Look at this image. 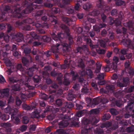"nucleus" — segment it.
I'll return each instance as SVG.
<instances>
[{
    "mask_svg": "<svg viewBox=\"0 0 134 134\" xmlns=\"http://www.w3.org/2000/svg\"><path fill=\"white\" fill-rule=\"evenodd\" d=\"M6 65L8 66H10L11 65V63L10 61L8 60H7L5 62Z\"/></svg>",
    "mask_w": 134,
    "mask_h": 134,
    "instance_id": "nucleus-47",
    "label": "nucleus"
},
{
    "mask_svg": "<svg viewBox=\"0 0 134 134\" xmlns=\"http://www.w3.org/2000/svg\"><path fill=\"white\" fill-rule=\"evenodd\" d=\"M77 16L78 18L80 19H81L83 17V15L80 14H77Z\"/></svg>",
    "mask_w": 134,
    "mask_h": 134,
    "instance_id": "nucleus-64",
    "label": "nucleus"
},
{
    "mask_svg": "<svg viewBox=\"0 0 134 134\" xmlns=\"http://www.w3.org/2000/svg\"><path fill=\"white\" fill-rule=\"evenodd\" d=\"M68 99L69 100H71L74 98L72 94L71 93H70L68 94Z\"/></svg>",
    "mask_w": 134,
    "mask_h": 134,
    "instance_id": "nucleus-27",
    "label": "nucleus"
},
{
    "mask_svg": "<svg viewBox=\"0 0 134 134\" xmlns=\"http://www.w3.org/2000/svg\"><path fill=\"white\" fill-rule=\"evenodd\" d=\"M9 118V116L8 115H4L2 116V119L4 120H8Z\"/></svg>",
    "mask_w": 134,
    "mask_h": 134,
    "instance_id": "nucleus-37",
    "label": "nucleus"
},
{
    "mask_svg": "<svg viewBox=\"0 0 134 134\" xmlns=\"http://www.w3.org/2000/svg\"><path fill=\"white\" fill-rule=\"evenodd\" d=\"M35 94V93H22L21 94L22 98L24 99L27 98H30L32 97Z\"/></svg>",
    "mask_w": 134,
    "mask_h": 134,
    "instance_id": "nucleus-10",
    "label": "nucleus"
},
{
    "mask_svg": "<svg viewBox=\"0 0 134 134\" xmlns=\"http://www.w3.org/2000/svg\"><path fill=\"white\" fill-rule=\"evenodd\" d=\"M27 129V127L25 126H22L20 128V130L22 132L25 131Z\"/></svg>",
    "mask_w": 134,
    "mask_h": 134,
    "instance_id": "nucleus-41",
    "label": "nucleus"
},
{
    "mask_svg": "<svg viewBox=\"0 0 134 134\" xmlns=\"http://www.w3.org/2000/svg\"><path fill=\"white\" fill-rule=\"evenodd\" d=\"M36 69V68H29L28 70H27V71H25V72H26L29 76H31L32 75L33 72Z\"/></svg>",
    "mask_w": 134,
    "mask_h": 134,
    "instance_id": "nucleus-12",
    "label": "nucleus"
},
{
    "mask_svg": "<svg viewBox=\"0 0 134 134\" xmlns=\"http://www.w3.org/2000/svg\"><path fill=\"white\" fill-rule=\"evenodd\" d=\"M66 29L65 31L64 34H58V37H57L56 35L53 33L52 35V37L53 39L55 41H58L60 42L62 37L64 36V37H65L66 36H68V32L69 31V29L68 27H66L65 26Z\"/></svg>",
    "mask_w": 134,
    "mask_h": 134,
    "instance_id": "nucleus-4",
    "label": "nucleus"
},
{
    "mask_svg": "<svg viewBox=\"0 0 134 134\" xmlns=\"http://www.w3.org/2000/svg\"><path fill=\"white\" fill-rule=\"evenodd\" d=\"M118 76L116 74H114L113 75L112 79L113 80H115L117 78Z\"/></svg>",
    "mask_w": 134,
    "mask_h": 134,
    "instance_id": "nucleus-62",
    "label": "nucleus"
},
{
    "mask_svg": "<svg viewBox=\"0 0 134 134\" xmlns=\"http://www.w3.org/2000/svg\"><path fill=\"white\" fill-rule=\"evenodd\" d=\"M31 36L35 38H37V35L34 32H31Z\"/></svg>",
    "mask_w": 134,
    "mask_h": 134,
    "instance_id": "nucleus-43",
    "label": "nucleus"
},
{
    "mask_svg": "<svg viewBox=\"0 0 134 134\" xmlns=\"http://www.w3.org/2000/svg\"><path fill=\"white\" fill-rule=\"evenodd\" d=\"M91 113L95 114H97L98 113V111L97 109H93L91 111Z\"/></svg>",
    "mask_w": 134,
    "mask_h": 134,
    "instance_id": "nucleus-40",
    "label": "nucleus"
},
{
    "mask_svg": "<svg viewBox=\"0 0 134 134\" xmlns=\"http://www.w3.org/2000/svg\"><path fill=\"white\" fill-rule=\"evenodd\" d=\"M70 47V46L64 43L62 44H57L56 45L53 46L52 47V51L53 53H57L62 50L64 51L67 50Z\"/></svg>",
    "mask_w": 134,
    "mask_h": 134,
    "instance_id": "nucleus-2",
    "label": "nucleus"
},
{
    "mask_svg": "<svg viewBox=\"0 0 134 134\" xmlns=\"http://www.w3.org/2000/svg\"><path fill=\"white\" fill-rule=\"evenodd\" d=\"M78 65L79 66L82 68H83L84 67V65L82 59H80L79 60Z\"/></svg>",
    "mask_w": 134,
    "mask_h": 134,
    "instance_id": "nucleus-18",
    "label": "nucleus"
},
{
    "mask_svg": "<svg viewBox=\"0 0 134 134\" xmlns=\"http://www.w3.org/2000/svg\"><path fill=\"white\" fill-rule=\"evenodd\" d=\"M40 96L41 98L44 99H46L48 98V96L44 93H40Z\"/></svg>",
    "mask_w": 134,
    "mask_h": 134,
    "instance_id": "nucleus-17",
    "label": "nucleus"
},
{
    "mask_svg": "<svg viewBox=\"0 0 134 134\" xmlns=\"http://www.w3.org/2000/svg\"><path fill=\"white\" fill-rule=\"evenodd\" d=\"M122 82V80L119 79L117 82V86L120 87H124L129 83V79L128 77L124 78L122 80L123 83L121 82Z\"/></svg>",
    "mask_w": 134,
    "mask_h": 134,
    "instance_id": "nucleus-6",
    "label": "nucleus"
},
{
    "mask_svg": "<svg viewBox=\"0 0 134 134\" xmlns=\"http://www.w3.org/2000/svg\"><path fill=\"white\" fill-rule=\"evenodd\" d=\"M5 80L2 75L0 76V83H2L5 81Z\"/></svg>",
    "mask_w": 134,
    "mask_h": 134,
    "instance_id": "nucleus-44",
    "label": "nucleus"
},
{
    "mask_svg": "<svg viewBox=\"0 0 134 134\" xmlns=\"http://www.w3.org/2000/svg\"><path fill=\"white\" fill-rule=\"evenodd\" d=\"M82 40L86 41L87 43L89 44L90 47H92V48H94L95 47V46L93 45L91 43V40L89 39L88 37L86 36H83L82 38Z\"/></svg>",
    "mask_w": 134,
    "mask_h": 134,
    "instance_id": "nucleus-8",
    "label": "nucleus"
},
{
    "mask_svg": "<svg viewBox=\"0 0 134 134\" xmlns=\"http://www.w3.org/2000/svg\"><path fill=\"white\" fill-rule=\"evenodd\" d=\"M128 24V23L125 24H124V25L126 26H128L130 30L134 31V29L132 27V26H130V25H129Z\"/></svg>",
    "mask_w": 134,
    "mask_h": 134,
    "instance_id": "nucleus-30",
    "label": "nucleus"
},
{
    "mask_svg": "<svg viewBox=\"0 0 134 134\" xmlns=\"http://www.w3.org/2000/svg\"><path fill=\"white\" fill-rule=\"evenodd\" d=\"M0 92H9V90L8 88H7L1 90H0Z\"/></svg>",
    "mask_w": 134,
    "mask_h": 134,
    "instance_id": "nucleus-46",
    "label": "nucleus"
},
{
    "mask_svg": "<svg viewBox=\"0 0 134 134\" xmlns=\"http://www.w3.org/2000/svg\"><path fill=\"white\" fill-rule=\"evenodd\" d=\"M105 25L103 23L102 24H100L99 26V27L98 28H97V26H95L93 27L94 30L95 31L97 32L99 31V28H102L104 27L105 26Z\"/></svg>",
    "mask_w": 134,
    "mask_h": 134,
    "instance_id": "nucleus-13",
    "label": "nucleus"
},
{
    "mask_svg": "<svg viewBox=\"0 0 134 134\" xmlns=\"http://www.w3.org/2000/svg\"><path fill=\"white\" fill-rule=\"evenodd\" d=\"M22 107L23 108L26 110H29L31 109L30 107L25 104H22Z\"/></svg>",
    "mask_w": 134,
    "mask_h": 134,
    "instance_id": "nucleus-22",
    "label": "nucleus"
},
{
    "mask_svg": "<svg viewBox=\"0 0 134 134\" xmlns=\"http://www.w3.org/2000/svg\"><path fill=\"white\" fill-rule=\"evenodd\" d=\"M128 70L130 75H132L134 74V70L132 68H129Z\"/></svg>",
    "mask_w": 134,
    "mask_h": 134,
    "instance_id": "nucleus-31",
    "label": "nucleus"
},
{
    "mask_svg": "<svg viewBox=\"0 0 134 134\" xmlns=\"http://www.w3.org/2000/svg\"><path fill=\"white\" fill-rule=\"evenodd\" d=\"M9 81L12 82H16L15 79L13 77H11L9 78Z\"/></svg>",
    "mask_w": 134,
    "mask_h": 134,
    "instance_id": "nucleus-57",
    "label": "nucleus"
},
{
    "mask_svg": "<svg viewBox=\"0 0 134 134\" xmlns=\"http://www.w3.org/2000/svg\"><path fill=\"white\" fill-rule=\"evenodd\" d=\"M128 51L127 49H123L121 50V52L123 54H126V52Z\"/></svg>",
    "mask_w": 134,
    "mask_h": 134,
    "instance_id": "nucleus-48",
    "label": "nucleus"
},
{
    "mask_svg": "<svg viewBox=\"0 0 134 134\" xmlns=\"http://www.w3.org/2000/svg\"><path fill=\"white\" fill-rule=\"evenodd\" d=\"M36 128V125H32L31 126L30 130L31 131H34L35 130Z\"/></svg>",
    "mask_w": 134,
    "mask_h": 134,
    "instance_id": "nucleus-52",
    "label": "nucleus"
},
{
    "mask_svg": "<svg viewBox=\"0 0 134 134\" xmlns=\"http://www.w3.org/2000/svg\"><path fill=\"white\" fill-rule=\"evenodd\" d=\"M63 20L66 23H68L70 21H72L71 19H70L66 17H64L63 18Z\"/></svg>",
    "mask_w": 134,
    "mask_h": 134,
    "instance_id": "nucleus-29",
    "label": "nucleus"
},
{
    "mask_svg": "<svg viewBox=\"0 0 134 134\" xmlns=\"http://www.w3.org/2000/svg\"><path fill=\"white\" fill-rule=\"evenodd\" d=\"M108 38H106L104 40H102L100 42V44L101 46L104 47L105 46L106 43L108 41Z\"/></svg>",
    "mask_w": 134,
    "mask_h": 134,
    "instance_id": "nucleus-15",
    "label": "nucleus"
},
{
    "mask_svg": "<svg viewBox=\"0 0 134 134\" xmlns=\"http://www.w3.org/2000/svg\"><path fill=\"white\" fill-rule=\"evenodd\" d=\"M21 103V100L18 98H17L16 99V104L18 106L20 105Z\"/></svg>",
    "mask_w": 134,
    "mask_h": 134,
    "instance_id": "nucleus-32",
    "label": "nucleus"
},
{
    "mask_svg": "<svg viewBox=\"0 0 134 134\" xmlns=\"http://www.w3.org/2000/svg\"><path fill=\"white\" fill-rule=\"evenodd\" d=\"M97 51V52L98 53L100 54H104L105 53V51L104 50L99 49V50H97V49H96Z\"/></svg>",
    "mask_w": 134,
    "mask_h": 134,
    "instance_id": "nucleus-34",
    "label": "nucleus"
},
{
    "mask_svg": "<svg viewBox=\"0 0 134 134\" xmlns=\"http://www.w3.org/2000/svg\"><path fill=\"white\" fill-rule=\"evenodd\" d=\"M33 79L35 82H38L39 81L40 78L39 76L36 75L34 77Z\"/></svg>",
    "mask_w": 134,
    "mask_h": 134,
    "instance_id": "nucleus-26",
    "label": "nucleus"
},
{
    "mask_svg": "<svg viewBox=\"0 0 134 134\" xmlns=\"http://www.w3.org/2000/svg\"><path fill=\"white\" fill-rule=\"evenodd\" d=\"M80 7V4L79 3H77L75 5V9L76 10H77Z\"/></svg>",
    "mask_w": 134,
    "mask_h": 134,
    "instance_id": "nucleus-60",
    "label": "nucleus"
},
{
    "mask_svg": "<svg viewBox=\"0 0 134 134\" xmlns=\"http://www.w3.org/2000/svg\"><path fill=\"white\" fill-rule=\"evenodd\" d=\"M91 6V5L89 3H87L84 5L83 6V8L85 10H87L90 8Z\"/></svg>",
    "mask_w": 134,
    "mask_h": 134,
    "instance_id": "nucleus-25",
    "label": "nucleus"
},
{
    "mask_svg": "<svg viewBox=\"0 0 134 134\" xmlns=\"http://www.w3.org/2000/svg\"><path fill=\"white\" fill-rule=\"evenodd\" d=\"M29 118L26 116H24L23 118V122L25 124H26L29 122Z\"/></svg>",
    "mask_w": 134,
    "mask_h": 134,
    "instance_id": "nucleus-21",
    "label": "nucleus"
},
{
    "mask_svg": "<svg viewBox=\"0 0 134 134\" xmlns=\"http://www.w3.org/2000/svg\"><path fill=\"white\" fill-rule=\"evenodd\" d=\"M68 124L69 123L67 121H66L65 122L63 121L60 123L59 125L62 127H65L68 125Z\"/></svg>",
    "mask_w": 134,
    "mask_h": 134,
    "instance_id": "nucleus-16",
    "label": "nucleus"
},
{
    "mask_svg": "<svg viewBox=\"0 0 134 134\" xmlns=\"http://www.w3.org/2000/svg\"><path fill=\"white\" fill-rule=\"evenodd\" d=\"M30 78L28 77H25V80L26 81L24 83V81L21 80L18 81L16 85L13 86L12 87V89L15 91H17L19 90L20 89L21 86L24 85L28 87L29 89H34V87L31 86L28 84V82L30 81Z\"/></svg>",
    "mask_w": 134,
    "mask_h": 134,
    "instance_id": "nucleus-1",
    "label": "nucleus"
},
{
    "mask_svg": "<svg viewBox=\"0 0 134 134\" xmlns=\"http://www.w3.org/2000/svg\"><path fill=\"white\" fill-rule=\"evenodd\" d=\"M101 66L100 64H97V68L95 71L96 73H97L99 72Z\"/></svg>",
    "mask_w": 134,
    "mask_h": 134,
    "instance_id": "nucleus-19",
    "label": "nucleus"
},
{
    "mask_svg": "<svg viewBox=\"0 0 134 134\" xmlns=\"http://www.w3.org/2000/svg\"><path fill=\"white\" fill-rule=\"evenodd\" d=\"M98 83L99 85H102L105 83V82L103 81H100L98 82Z\"/></svg>",
    "mask_w": 134,
    "mask_h": 134,
    "instance_id": "nucleus-55",
    "label": "nucleus"
},
{
    "mask_svg": "<svg viewBox=\"0 0 134 134\" xmlns=\"http://www.w3.org/2000/svg\"><path fill=\"white\" fill-rule=\"evenodd\" d=\"M98 78L99 80H101L104 78V75L102 74H101L99 75L98 76Z\"/></svg>",
    "mask_w": 134,
    "mask_h": 134,
    "instance_id": "nucleus-45",
    "label": "nucleus"
},
{
    "mask_svg": "<svg viewBox=\"0 0 134 134\" xmlns=\"http://www.w3.org/2000/svg\"><path fill=\"white\" fill-rule=\"evenodd\" d=\"M113 60L114 62L113 64L107 65L104 68V71H116V65L118 62L119 59L117 57H114Z\"/></svg>",
    "mask_w": 134,
    "mask_h": 134,
    "instance_id": "nucleus-3",
    "label": "nucleus"
},
{
    "mask_svg": "<svg viewBox=\"0 0 134 134\" xmlns=\"http://www.w3.org/2000/svg\"><path fill=\"white\" fill-rule=\"evenodd\" d=\"M67 61L66 60H65L64 62H65V64L64 65H63L62 66V68H63L64 69H65L69 66V65H68L67 64L66 62H67Z\"/></svg>",
    "mask_w": 134,
    "mask_h": 134,
    "instance_id": "nucleus-35",
    "label": "nucleus"
},
{
    "mask_svg": "<svg viewBox=\"0 0 134 134\" xmlns=\"http://www.w3.org/2000/svg\"><path fill=\"white\" fill-rule=\"evenodd\" d=\"M23 63L25 65L27 66L29 63V62L28 60L25 58H23L22 59Z\"/></svg>",
    "mask_w": 134,
    "mask_h": 134,
    "instance_id": "nucleus-23",
    "label": "nucleus"
},
{
    "mask_svg": "<svg viewBox=\"0 0 134 134\" xmlns=\"http://www.w3.org/2000/svg\"><path fill=\"white\" fill-rule=\"evenodd\" d=\"M74 106V105L72 103H69L68 105L66 106V107L69 108H70L73 107Z\"/></svg>",
    "mask_w": 134,
    "mask_h": 134,
    "instance_id": "nucleus-56",
    "label": "nucleus"
},
{
    "mask_svg": "<svg viewBox=\"0 0 134 134\" xmlns=\"http://www.w3.org/2000/svg\"><path fill=\"white\" fill-rule=\"evenodd\" d=\"M129 65L130 63L129 62H126L125 63V66L126 69V70L127 69V68L129 67Z\"/></svg>",
    "mask_w": 134,
    "mask_h": 134,
    "instance_id": "nucleus-59",
    "label": "nucleus"
},
{
    "mask_svg": "<svg viewBox=\"0 0 134 134\" xmlns=\"http://www.w3.org/2000/svg\"><path fill=\"white\" fill-rule=\"evenodd\" d=\"M58 85L56 84H54L52 86V88H54V89H57L58 88Z\"/></svg>",
    "mask_w": 134,
    "mask_h": 134,
    "instance_id": "nucleus-61",
    "label": "nucleus"
},
{
    "mask_svg": "<svg viewBox=\"0 0 134 134\" xmlns=\"http://www.w3.org/2000/svg\"><path fill=\"white\" fill-rule=\"evenodd\" d=\"M33 45L34 46H38L40 45L41 44V43L40 42H37V41H35L33 43Z\"/></svg>",
    "mask_w": 134,
    "mask_h": 134,
    "instance_id": "nucleus-49",
    "label": "nucleus"
},
{
    "mask_svg": "<svg viewBox=\"0 0 134 134\" xmlns=\"http://www.w3.org/2000/svg\"><path fill=\"white\" fill-rule=\"evenodd\" d=\"M92 86L95 89L97 90L98 89V88L97 87V85L94 83H92Z\"/></svg>",
    "mask_w": 134,
    "mask_h": 134,
    "instance_id": "nucleus-58",
    "label": "nucleus"
},
{
    "mask_svg": "<svg viewBox=\"0 0 134 134\" xmlns=\"http://www.w3.org/2000/svg\"><path fill=\"white\" fill-rule=\"evenodd\" d=\"M24 52L25 54L29 53L31 52V50L29 48H25L24 49Z\"/></svg>",
    "mask_w": 134,
    "mask_h": 134,
    "instance_id": "nucleus-36",
    "label": "nucleus"
},
{
    "mask_svg": "<svg viewBox=\"0 0 134 134\" xmlns=\"http://www.w3.org/2000/svg\"><path fill=\"white\" fill-rule=\"evenodd\" d=\"M125 41V40H124L122 41L123 44L125 46L128 47L129 48H130L131 49H133L134 48V46L130 40H128L126 41L125 43L124 42V41Z\"/></svg>",
    "mask_w": 134,
    "mask_h": 134,
    "instance_id": "nucleus-7",
    "label": "nucleus"
},
{
    "mask_svg": "<svg viewBox=\"0 0 134 134\" xmlns=\"http://www.w3.org/2000/svg\"><path fill=\"white\" fill-rule=\"evenodd\" d=\"M92 72L90 69L87 70L86 72H85L84 71H82L81 72V74L82 76H83L86 74L88 75H92Z\"/></svg>",
    "mask_w": 134,
    "mask_h": 134,
    "instance_id": "nucleus-14",
    "label": "nucleus"
},
{
    "mask_svg": "<svg viewBox=\"0 0 134 134\" xmlns=\"http://www.w3.org/2000/svg\"><path fill=\"white\" fill-rule=\"evenodd\" d=\"M71 75H72L73 79L74 80H75V78L76 77L77 75V73L74 71H72L71 72Z\"/></svg>",
    "mask_w": 134,
    "mask_h": 134,
    "instance_id": "nucleus-28",
    "label": "nucleus"
},
{
    "mask_svg": "<svg viewBox=\"0 0 134 134\" xmlns=\"http://www.w3.org/2000/svg\"><path fill=\"white\" fill-rule=\"evenodd\" d=\"M5 111L6 113H8L11 114V118L12 120L14 119L17 122H19V119L18 118L15 117L14 116V115L16 113V111H15L14 110L12 109L10 107H7V108L5 109Z\"/></svg>",
    "mask_w": 134,
    "mask_h": 134,
    "instance_id": "nucleus-5",
    "label": "nucleus"
},
{
    "mask_svg": "<svg viewBox=\"0 0 134 134\" xmlns=\"http://www.w3.org/2000/svg\"><path fill=\"white\" fill-rule=\"evenodd\" d=\"M88 89L86 87H84L82 89L81 92H87L88 91Z\"/></svg>",
    "mask_w": 134,
    "mask_h": 134,
    "instance_id": "nucleus-53",
    "label": "nucleus"
},
{
    "mask_svg": "<svg viewBox=\"0 0 134 134\" xmlns=\"http://www.w3.org/2000/svg\"><path fill=\"white\" fill-rule=\"evenodd\" d=\"M100 100L99 98H95L93 100V103L95 105H96L99 103Z\"/></svg>",
    "mask_w": 134,
    "mask_h": 134,
    "instance_id": "nucleus-20",
    "label": "nucleus"
},
{
    "mask_svg": "<svg viewBox=\"0 0 134 134\" xmlns=\"http://www.w3.org/2000/svg\"><path fill=\"white\" fill-rule=\"evenodd\" d=\"M130 99L132 101L131 102H130L129 103L128 105L127 108V109H131L134 105V94H131L130 97Z\"/></svg>",
    "mask_w": 134,
    "mask_h": 134,
    "instance_id": "nucleus-9",
    "label": "nucleus"
},
{
    "mask_svg": "<svg viewBox=\"0 0 134 134\" xmlns=\"http://www.w3.org/2000/svg\"><path fill=\"white\" fill-rule=\"evenodd\" d=\"M4 39L6 42L8 41L9 40V36L8 35L5 36L4 37Z\"/></svg>",
    "mask_w": 134,
    "mask_h": 134,
    "instance_id": "nucleus-51",
    "label": "nucleus"
},
{
    "mask_svg": "<svg viewBox=\"0 0 134 134\" xmlns=\"http://www.w3.org/2000/svg\"><path fill=\"white\" fill-rule=\"evenodd\" d=\"M80 87V85L79 84H76L73 86V88L76 90H78Z\"/></svg>",
    "mask_w": 134,
    "mask_h": 134,
    "instance_id": "nucleus-50",
    "label": "nucleus"
},
{
    "mask_svg": "<svg viewBox=\"0 0 134 134\" xmlns=\"http://www.w3.org/2000/svg\"><path fill=\"white\" fill-rule=\"evenodd\" d=\"M126 56L128 58H131L132 56V54L131 53H127L126 54Z\"/></svg>",
    "mask_w": 134,
    "mask_h": 134,
    "instance_id": "nucleus-63",
    "label": "nucleus"
},
{
    "mask_svg": "<svg viewBox=\"0 0 134 134\" xmlns=\"http://www.w3.org/2000/svg\"><path fill=\"white\" fill-rule=\"evenodd\" d=\"M134 92V86H131L128 89V92Z\"/></svg>",
    "mask_w": 134,
    "mask_h": 134,
    "instance_id": "nucleus-38",
    "label": "nucleus"
},
{
    "mask_svg": "<svg viewBox=\"0 0 134 134\" xmlns=\"http://www.w3.org/2000/svg\"><path fill=\"white\" fill-rule=\"evenodd\" d=\"M83 115L82 111H79L77 113L76 116L78 117H80Z\"/></svg>",
    "mask_w": 134,
    "mask_h": 134,
    "instance_id": "nucleus-42",
    "label": "nucleus"
},
{
    "mask_svg": "<svg viewBox=\"0 0 134 134\" xmlns=\"http://www.w3.org/2000/svg\"><path fill=\"white\" fill-rule=\"evenodd\" d=\"M53 11H54V12L55 13H58L60 11V10H59V9L58 8H53Z\"/></svg>",
    "mask_w": 134,
    "mask_h": 134,
    "instance_id": "nucleus-54",
    "label": "nucleus"
},
{
    "mask_svg": "<svg viewBox=\"0 0 134 134\" xmlns=\"http://www.w3.org/2000/svg\"><path fill=\"white\" fill-rule=\"evenodd\" d=\"M17 69L21 71H22V74L23 73V72H25L24 69L22 68L21 65V64H19L17 66Z\"/></svg>",
    "mask_w": 134,
    "mask_h": 134,
    "instance_id": "nucleus-24",
    "label": "nucleus"
},
{
    "mask_svg": "<svg viewBox=\"0 0 134 134\" xmlns=\"http://www.w3.org/2000/svg\"><path fill=\"white\" fill-rule=\"evenodd\" d=\"M115 88V86L114 85H107L106 87V89L107 91L105 90L103 88L100 89L101 92H107V91H110L111 90H113Z\"/></svg>",
    "mask_w": 134,
    "mask_h": 134,
    "instance_id": "nucleus-11",
    "label": "nucleus"
},
{
    "mask_svg": "<svg viewBox=\"0 0 134 134\" xmlns=\"http://www.w3.org/2000/svg\"><path fill=\"white\" fill-rule=\"evenodd\" d=\"M57 104L58 106H59L61 104L62 102L60 99H58L56 101Z\"/></svg>",
    "mask_w": 134,
    "mask_h": 134,
    "instance_id": "nucleus-39",
    "label": "nucleus"
},
{
    "mask_svg": "<svg viewBox=\"0 0 134 134\" xmlns=\"http://www.w3.org/2000/svg\"><path fill=\"white\" fill-rule=\"evenodd\" d=\"M19 11V9H18V10L17 9L15 10L14 12V14L15 15L14 16L16 17H18L19 16H18L20 14V13L18 12V11Z\"/></svg>",
    "mask_w": 134,
    "mask_h": 134,
    "instance_id": "nucleus-33",
    "label": "nucleus"
}]
</instances>
